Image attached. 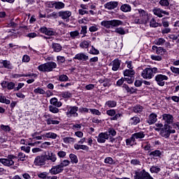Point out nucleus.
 <instances>
[{"instance_id":"1","label":"nucleus","mask_w":179,"mask_h":179,"mask_svg":"<svg viewBox=\"0 0 179 179\" xmlns=\"http://www.w3.org/2000/svg\"><path fill=\"white\" fill-rule=\"evenodd\" d=\"M55 68H57V63L54 62H48L39 65L38 66V70L39 72H52Z\"/></svg>"},{"instance_id":"2","label":"nucleus","mask_w":179,"mask_h":179,"mask_svg":"<svg viewBox=\"0 0 179 179\" xmlns=\"http://www.w3.org/2000/svg\"><path fill=\"white\" fill-rule=\"evenodd\" d=\"M101 24L106 29H114V27L122 26L124 24V22L120 20H112L108 21H102L101 22Z\"/></svg>"},{"instance_id":"3","label":"nucleus","mask_w":179,"mask_h":179,"mask_svg":"<svg viewBox=\"0 0 179 179\" xmlns=\"http://www.w3.org/2000/svg\"><path fill=\"white\" fill-rule=\"evenodd\" d=\"M155 73H159L157 68H146L142 71L141 76L143 79H152L155 76Z\"/></svg>"},{"instance_id":"4","label":"nucleus","mask_w":179,"mask_h":179,"mask_svg":"<svg viewBox=\"0 0 179 179\" xmlns=\"http://www.w3.org/2000/svg\"><path fill=\"white\" fill-rule=\"evenodd\" d=\"M134 179H153L150 173L143 169L140 172H136Z\"/></svg>"},{"instance_id":"5","label":"nucleus","mask_w":179,"mask_h":179,"mask_svg":"<svg viewBox=\"0 0 179 179\" xmlns=\"http://www.w3.org/2000/svg\"><path fill=\"white\" fill-rule=\"evenodd\" d=\"M46 159H47V155L37 156L34 160L35 166L40 167L41 166L45 165V162L47 160Z\"/></svg>"},{"instance_id":"6","label":"nucleus","mask_w":179,"mask_h":179,"mask_svg":"<svg viewBox=\"0 0 179 179\" xmlns=\"http://www.w3.org/2000/svg\"><path fill=\"white\" fill-rule=\"evenodd\" d=\"M78 110L79 108L78 106H69L66 112L67 117H79V114H78Z\"/></svg>"},{"instance_id":"7","label":"nucleus","mask_w":179,"mask_h":179,"mask_svg":"<svg viewBox=\"0 0 179 179\" xmlns=\"http://www.w3.org/2000/svg\"><path fill=\"white\" fill-rule=\"evenodd\" d=\"M155 80L159 86H164V80H169V77L163 74H158L155 76Z\"/></svg>"},{"instance_id":"8","label":"nucleus","mask_w":179,"mask_h":179,"mask_svg":"<svg viewBox=\"0 0 179 179\" xmlns=\"http://www.w3.org/2000/svg\"><path fill=\"white\" fill-rule=\"evenodd\" d=\"M152 12L154 15L158 17H163V15H166V16H169V15H170L169 12L159 8H154Z\"/></svg>"},{"instance_id":"9","label":"nucleus","mask_w":179,"mask_h":179,"mask_svg":"<svg viewBox=\"0 0 179 179\" xmlns=\"http://www.w3.org/2000/svg\"><path fill=\"white\" fill-rule=\"evenodd\" d=\"M0 163H2L3 165L6 166V167H10V166H13V164H15V162L11 160L9 155H8L7 158H1Z\"/></svg>"},{"instance_id":"10","label":"nucleus","mask_w":179,"mask_h":179,"mask_svg":"<svg viewBox=\"0 0 179 179\" xmlns=\"http://www.w3.org/2000/svg\"><path fill=\"white\" fill-rule=\"evenodd\" d=\"M97 142L99 143H105L106 141L108 139V133L104 132V133H100L97 137Z\"/></svg>"},{"instance_id":"11","label":"nucleus","mask_w":179,"mask_h":179,"mask_svg":"<svg viewBox=\"0 0 179 179\" xmlns=\"http://www.w3.org/2000/svg\"><path fill=\"white\" fill-rule=\"evenodd\" d=\"M58 15L63 20H68V19L72 16V12L69 10H62L58 13Z\"/></svg>"},{"instance_id":"12","label":"nucleus","mask_w":179,"mask_h":179,"mask_svg":"<svg viewBox=\"0 0 179 179\" xmlns=\"http://www.w3.org/2000/svg\"><path fill=\"white\" fill-rule=\"evenodd\" d=\"M73 59H78V61H87L89 59V56L87 53L79 52L75 55Z\"/></svg>"},{"instance_id":"13","label":"nucleus","mask_w":179,"mask_h":179,"mask_svg":"<svg viewBox=\"0 0 179 179\" xmlns=\"http://www.w3.org/2000/svg\"><path fill=\"white\" fill-rule=\"evenodd\" d=\"M157 122V114L152 113L148 116V119L146 120L147 124L152 125Z\"/></svg>"},{"instance_id":"14","label":"nucleus","mask_w":179,"mask_h":179,"mask_svg":"<svg viewBox=\"0 0 179 179\" xmlns=\"http://www.w3.org/2000/svg\"><path fill=\"white\" fill-rule=\"evenodd\" d=\"M117 6V1H109L104 4L105 9H108V10H113V9H115Z\"/></svg>"},{"instance_id":"15","label":"nucleus","mask_w":179,"mask_h":179,"mask_svg":"<svg viewBox=\"0 0 179 179\" xmlns=\"http://www.w3.org/2000/svg\"><path fill=\"white\" fill-rule=\"evenodd\" d=\"M39 31L43 34H45L46 36H54V34H55V32H54L52 29L47 28L45 27L39 29Z\"/></svg>"},{"instance_id":"16","label":"nucleus","mask_w":179,"mask_h":179,"mask_svg":"<svg viewBox=\"0 0 179 179\" xmlns=\"http://www.w3.org/2000/svg\"><path fill=\"white\" fill-rule=\"evenodd\" d=\"M64 171V169H62V167L60 166L59 164L52 166V168L50 170V174H59V173H62Z\"/></svg>"},{"instance_id":"17","label":"nucleus","mask_w":179,"mask_h":179,"mask_svg":"<svg viewBox=\"0 0 179 179\" xmlns=\"http://www.w3.org/2000/svg\"><path fill=\"white\" fill-rule=\"evenodd\" d=\"M162 120H164L166 124H173V121L174 120V117L170 114H164L162 115Z\"/></svg>"},{"instance_id":"18","label":"nucleus","mask_w":179,"mask_h":179,"mask_svg":"<svg viewBox=\"0 0 179 179\" xmlns=\"http://www.w3.org/2000/svg\"><path fill=\"white\" fill-rule=\"evenodd\" d=\"M50 104H52V106H53L55 107H57V108L62 107V102L58 101V99H57L55 97L52 98L50 100Z\"/></svg>"},{"instance_id":"19","label":"nucleus","mask_w":179,"mask_h":179,"mask_svg":"<svg viewBox=\"0 0 179 179\" xmlns=\"http://www.w3.org/2000/svg\"><path fill=\"white\" fill-rule=\"evenodd\" d=\"M74 149L76 150H85V152H89V147L85 145L76 143L74 144Z\"/></svg>"},{"instance_id":"20","label":"nucleus","mask_w":179,"mask_h":179,"mask_svg":"<svg viewBox=\"0 0 179 179\" xmlns=\"http://www.w3.org/2000/svg\"><path fill=\"white\" fill-rule=\"evenodd\" d=\"M112 64H113V67H112L113 71H115L117 69H120V66L121 65V61H120V59H114L112 62Z\"/></svg>"},{"instance_id":"21","label":"nucleus","mask_w":179,"mask_h":179,"mask_svg":"<svg viewBox=\"0 0 179 179\" xmlns=\"http://www.w3.org/2000/svg\"><path fill=\"white\" fill-rule=\"evenodd\" d=\"M160 135L164 138H169L170 136L169 128H162L160 131Z\"/></svg>"},{"instance_id":"22","label":"nucleus","mask_w":179,"mask_h":179,"mask_svg":"<svg viewBox=\"0 0 179 179\" xmlns=\"http://www.w3.org/2000/svg\"><path fill=\"white\" fill-rule=\"evenodd\" d=\"M150 171L152 174L153 173L157 174L158 173H160V171H162V166H152L150 167Z\"/></svg>"},{"instance_id":"23","label":"nucleus","mask_w":179,"mask_h":179,"mask_svg":"<svg viewBox=\"0 0 179 179\" xmlns=\"http://www.w3.org/2000/svg\"><path fill=\"white\" fill-rule=\"evenodd\" d=\"M135 141H136V138L134 136V134H132L130 138L126 139L127 146H134L135 143Z\"/></svg>"},{"instance_id":"24","label":"nucleus","mask_w":179,"mask_h":179,"mask_svg":"<svg viewBox=\"0 0 179 179\" xmlns=\"http://www.w3.org/2000/svg\"><path fill=\"white\" fill-rule=\"evenodd\" d=\"M139 122H141V118H139V117L138 116H134L131 117L129 120V124L131 125H138Z\"/></svg>"},{"instance_id":"25","label":"nucleus","mask_w":179,"mask_h":179,"mask_svg":"<svg viewBox=\"0 0 179 179\" xmlns=\"http://www.w3.org/2000/svg\"><path fill=\"white\" fill-rule=\"evenodd\" d=\"M133 136H134L135 139H143V138L146 136V134H145V131H138L133 134Z\"/></svg>"},{"instance_id":"26","label":"nucleus","mask_w":179,"mask_h":179,"mask_svg":"<svg viewBox=\"0 0 179 179\" xmlns=\"http://www.w3.org/2000/svg\"><path fill=\"white\" fill-rule=\"evenodd\" d=\"M52 48L55 52H60V51H62V46L59 43H52Z\"/></svg>"},{"instance_id":"27","label":"nucleus","mask_w":179,"mask_h":179,"mask_svg":"<svg viewBox=\"0 0 179 179\" xmlns=\"http://www.w3.org/2000/svg\"><path fill=\"white\" fill-rule=\"evenodd\" d=\"M124 76H127L129 78H134V75H135V71L131 69H126L123 72Z\"/></svg>"},{"instance_id":"28","label":"nucleus","mask_w":179,"mask_h":179,"mask_svg":"<svg viewBox=\"0 0 179 179\" xmlns=\"http://www.w3.org/2000/svg\"><path fill=\"white\" fill-rule=\"evenodd\" d=\"M46 160H51L52 163H55L57 162V155L53 152H48V155H46Z\"/></svg>"},{"instance_id":"29","label":"nucleus","mask_w":179,"mask_h":179,"mask_svg":"<svg viewBox=\"0 0 179 179\" xmlns=\"http://www.w3.org/2000/svg\"><path fill=\"white\" fill-rule=\"evenodd\" d=\"M54 8L56 9H64L65 8V3H64L62 1H56L53 4Z\"/></svg>"},{"instance_id":"30","label":"nucleus","mask_w":179,"mask_h":179,"mask_svg":"<svg viewBox=\"0 0 179 179\" xmlns=\"http://www.w3.org/2000/svg\"><path fill=\"white\" fill-rule=\"evenodd\" d=\"M132 8H131V6L129 4H123L120 7V10H122V12H131Z\"/></svg>"},{"instance_id":"31","label":"nucleus","mask_w":179,"mask_h":179,"mask_svg":"<svg viewBox=\"0 0 179 179\" xmlns=\"http://www.w3.org/2000/svg\"><path fill=\"white\" fill-rule=\"evenodd\" d=\"M1 64H2L6 69H13L12 64H10V62L8 60H3L1 62Z\"/></svg>"},{"instance_id":"32","label":"nucleus","mask_w":179,"mask_h":179,"mask_svg":"<svg viewBox=\"0 0 179 179\" xmlns=\"http://www.w3.org/2000/svg\"><path fill=\"white\" fill-rule=\"evenodd\" d=\"M43 136H45V138H49L50 139H57V134L53 133V132H48L43 134Z\"/></svg>"},{"instance_id":"33","label":"nucleus","mask_w":179,"mask_h":179,"mask_svg":"<svg viewBox=\"0 0 179 179\" xmlns=\"http://www.w3.org/2000/svg\"><path fill=\"white\" fill-rule=\"evenodd\" d=\"M106 107H109V108H113V107L117 106V101H108L105 103Z\"/></svg>"},{"instance_id":"34","label":"nucleus","mask_w":179,"mask_h":179,"mask_svg":"<svg viewBox=\"0 0 179 179\" xmlns=\"http://www.w3.org/2000/svg\"><path fill=\"white\" fill-rule=\"evenodd\" d=\"M48 108H49V111L50 113H52V114H58V113H59V109H58V107H57V106L50 105L48 106Z\"/></svg>"},{"instance_id":"35","label":"nucleus","mask_w":179,"mask_h":179,"mask_svg":"<svg viewBox=\"0 0 179 179\" xmlns=\"http://www.w3.org/2000/svg\"><path fill=\"white\" fill-rule=\"evenodd\" d=\"M63 142H64V143H75L76 139L72 137H65L63 138Z\"/></svg>"},{"instance_id":"36","label":"nucleus","mask_w":179,"mask_h":179,"mask_svg":"<svg viewBox=\"0 0 179 179\" xmlns=\"http://www.w3.org/2000/svg\"><path fill=\"white\" fill-rule=\"evenodd\" d=\"M151 157H160L162 156V152L160 150H156L150 153Z\"/></svg>"},{"instance_id":"37","label":"nucleus","mask_w":179,"mask_h":179,"mask_svg":"<svg viewBox=\"0 0 179 179\" xmlns=\"http://www.w3.org/2000/svg\"><path fill=\"white\" fill-rule=\"evenodd\" d=\"M134 113H136V114H140V113H142L143 111V107L141 105H137L134 107Z\"/></svg>"},{"instance_id":"38","label":"nucleus","mask_w":179,"mask_h":179,"mask_svg":"<svg viewBox=\"0 0 179 179\" xmlns=\"http://www.w3.org/2000/svg\"><path fill=\"white\" fill-rule=\"evenodd\" d=\"M80 36V33H79V31L76 30L70 32V37L73 39L78 38Z\"/></svg>"},{"instance_id":"39","label":"nucleus","mask_w":179,"mask_h":179,"mask_svg":"<svg viewBox=\"0 0 179 179\" xmlns=\"http://www.w3.org/2000/svg\"><path fill=\"white\" fill-rule=\"evenodd\" d=\"M164 43H166V40L163 38H159L155 41L156 45H164Z\"/></svg>"},{"instance_id":"40","label":"nucleus","mask_w":179,"mask_h":179,"mask_svg":"<svg viewBox=\"0 0 179 179\" xmlns=\"http://www.w3.org/2000/svg\"><path fill=\"white\" fill-rule=\"evenodd\" d=\"M90 45V41H83L80 43V47L81 48H89Z\"/></svg>"},{"instance_id":"41","label":"nucleus","mask_w":179,"mask_h":179,"mask_svg":"<svg viewBox=\"0 0 179 179\" xmlns=\"http://www.w3.org/2000/svg\"><path fill=\"white\" fill-rule=\"evenodd\" d=\"M17 157L18 162H24V160H26V159L27 158V157H26V155L23 152H19Z\"/></svg>"},{"instance_id":"42","label":"nucleus","mask_w":179,"mask_h":179,"mask_svg":"<svg viewBox=\"0 0 179 179\" xmlns=\"http://www.w3.org/2000/svg\"><path fill=\"white\" fill-rule=\"evenodd\" d=\"M123 89H124V90H126L127 93H134V92H135V89H134L133 87L130 88L126 84L123 85Z\"/></svg>"},{"instance_id":"43","label":"nucleus","mask_w":179,"mask_h":179,"mask_svg":"<svg viewBox=\"0 0 179 179\" xmlns=\"http://www.w3.org/2000/svg\"><path fill=\"white\" fill-rule=\"evenodd\" d=\"M71 162L68 159L63 160L60 164V166L62 167V170H64V167H66L67 166H69Z\"/></svg>"},{"instance_id":"44","label":"nucleus","mask_w":179,"mask_h":179,"mask_svg":"<svg viewBox=\"0 0 179 179\" xmlns=\"http://www.w3.org/2000/svg\"><path fill=\"white\" fill-rule=\"evenodd\" d=\"M59 80L60 82H68V80H69V78L65 74H62L59 76Z\"/></svg>"},{"instance_id":"45","label":"nucleus","mask_w":179,"mask_h":179,"mask_svg":"<svg viewBox=\"0 0 179 179\" xmlns=\"http://www.w3.org/2000/svg\"><path fill=\"white\" fill-rule=\"evenodd\" d=\"M90 54H92V55H99L100 54V52L99 50L96 49L94 46H92V49L90 50Z\"/></svg>"},{"instance_id":"46","label":"nucleus","mask_w":179,"mask_h":179,"mask_svg":"<svg viewBox=\"0 0 179 179\" xmlns=\"http://www.w3.org/2000/svg\"><path fill=\"white\" fill-rule=\"evenodd\" d=\"M69 157L71 159V163H75L76 164L78 163V157L76 155L70 154Z\"/></svg>"},{"instance_id":"47","label":"nucleus","mask_w":179,"mask_h":179,"mask_svg":"<svg viewBox=\"0 0 179 179\" xmlns=\"http://www.w3.org/2000/svg\"><path fill=\"white\" fill-rule=\"evenodd\" d=\"M156 54L158 55H163L164 52H166V49L162 48V47H158V49H157V51H155Z\"/></svg>"},{"instance_id":"48","label":"nucleus","mask_w":179,"mask_h":179,"mask_svg":"<svg viewBox=\"0 0 179 179\" xmlns=\"http://www.w3.org/2000/svg\"><path fill=\"white\" fill-rule=\"evenodd\" d=\"M150 27H159V23L156 22L155 18H152L150 22Z\"/></svg>"},{"instance_id":"49","label":"nucleus","mask_w":179,"mask_h":179,"mask_svg":"<svg viewBox=\"0 0 179 179\" xmlns=\"http://www.w3.org/2000/svg\"><path fill=\"white\" fill-rule=\"evenodd\" d=\"M34 93L39 94H45V91L43 88L38 87L34 90Z\"/></svg>"},{"instance_id":"50","label":"nucleus","mask_w":179,"mask_h":179,"mask_svg":"<svg viewBox=\"0 0 179 179\" xmlns=\"http://www.w3.org/2000/svg\"><path fill=\"white\" fill-rule=\"evenodd\" d=\"M106 132L108 133V136H110V135L112 136H115L117 135V131H115V130L113 128L108 129V131Z\"/></svg>"},{"instance_id":"51","label":"nucleus","mask_w":179,"mask_h":179,"mask_svg":"<svg viewBox=\"0 0 179 179\" xmlns=\"http://www.w3.org/2000/svg\"><path fill=\"white\" fill-rule=\"evenodd\" d=\"M115 32L117 33V34H121L122 36H124V34H125V30H124V28L122 27L117 28L115 30Z\"/></svg>"},{"instance_id":"52","label":"nucleus","mask_w":179,"mask_h":179,"mask_svg":"<svg viewBox=\"0 0 179 179\" xmlns=\"http://www.w3.org/2000/svg\"><path fill=\"white\" fill-rule=\"evenodd\" d=\"M159 5H161V6L167 7L170 5V2L169 1V0H160Z\"/></svg>"},{"instance_id":"53","label":"nucleus","mask_w":179,"mask_h":179,"mask_svg":"<svg viewBox=\"0 0 179 179\" xmlns=\"http://www.w3.org/2000/svg\"><path fill=\"white\" fill-rule=\"evenodd\" d=\"M62 96L64 99H69L72 97V94L69 92H64L62 93Z\"/></svg>"},{"instance_id":"54","label":"nucleus","mask_w":179,"mask_h":179,"mask_svg":"<svg viewBox=\"0 0 179 179\" xmlns=\"http://www.w3.org/2000/svg\"><path fill=\"white\" fill-rule=\"evenodd\" d=\"M0 103H4L5 104H10V100L6 99L5 96H0Z\"/></svg>"},{"instance_id":"55","label":"nucleus","mask_w":179,"mask_h":179,"mask_svg":"<svg viewBox=\"0 0 179 179\" xmlns=\"http://www.w3.org/2000/svg\"><path fill=\"white\" fill-rule=\"evenodd\" d=\"M87 33V26H83L82 27L80 34H84L83 37L86 36V34Z\"/></svg>"},{"instance_id":"56","label":"nucleus","mask_w":179,"mask_h":179,"mask_svg":"<svg viewBox=\"0 0 179 179\" xmlns=\"http://www.w3.org/2000/svg\"><path fill=\"white\" fill-rule=\"evenodd\" d=\"M169 38H171V40L176 41V43H179V34L177 36L175 34L169 35Z\"/></svg>"},{"instance_id":"57","label":"nucleus","mask_w":179,"mask_h":179,"mask_svg":"<svg viewBox=\"0 0 179 179\" xmlns=\"http://www.w3.org/2000/svg\"><path fill=\"white\" fill-rule=\"evenodd\" d=\"M90 111L95 115H101V112L97 109H90Z\"/></svg>"},{"instance_id":"58","label":"nucleus","mask_w":179,"mask_h":179,"mask_svg":"<svg viewBox=\"0 0 179 179\" xmlns=\"http://www.w3.org/2000/svg\"><path fill=\"white\" fill-rule=\"evenodd\" d=\"M57 156L60 159H64V157H65V156H66V152L65 151H59L57 152Z\"/></svg>"},{"instance_id":"59","label":"nucleus","mask_w":179,"mask_h":179,"mask_svg":"<svg viewBox=\"0 0 179 179\" xmlns=\"http://www.w3.org/2000/svg\"><path fill=\"white\" fill-rule=\"evenodd\" d=\"M106 114L108 115H110V117H114L115 115V110L114 109H110L106 111Z\"/></svg>"},{"instance_id":"60","label":"nucleus","mask_w":179,"mask_h":179,"mask_svg":"<svg viewBox=\"0 0 179 179\" xmlns=\"http://www.w3.org/2000/svg\"><path fill=\"white\" fill-rule=\"evenodd\" d=\"M133 77H126L124 78V80L127 82V83H129V85L134 83V78H132Z\"/></svg>"},{"instance_id":"61","label":"nucleus","mask_w":179,"mask_h":179,"mask_svg":"<svg viewBox=\"0 0 179 179\" xmlns=\"http://www.w3.org/2000/svg\"><path fill=\"white\" fill-rule=\"evenodd\" d=\"M105 163H106L107 164H113L114 163V160L113 159V158L108 157H106L105 159Z\"/></svg>"},{"instance_id":"62","label":"nucleus","mask_w":179,"mask_h":179,"mask_svg":"<svg viewBox=\"0 0 179 179\" xmlns=\"http://www.w3.org/2000/svg\"><path fill=\"white\" fill-rule=\"evenodd\" d=\"M171 71L173 73H176V75H179V68L171 66Z\"/></svg>"},{"instance_id":"63","label":"nucleus","mask_w":179,"mask_h":179,"mask_svg":"<svg viewBox=\"0 0 179 179\" xmlns=\"http://www.w3.org/2000/svg\"><path fill=\"white\" fill-rule=\"evenodd\" d=\"M1 128L3 131H5V132H9V131H10V127L9 126L1 124Z\"/></svg>"},{"instance_id":"64","label":"nucleus","mask_w":179,"mask_h":179,"mask_svg":"<svg viewBox=\"0 0 179 179\" xmlns=\"http://www.w3.org/2000/svg\"><path fill=\"white\" fill-rule=\"evenodd\" d=\"M57 59L60 64H64V62H65V57L64 56H57Z\"/></svg>"}]
</instances>
